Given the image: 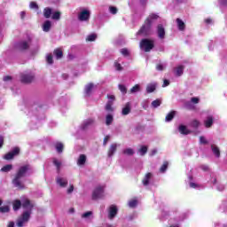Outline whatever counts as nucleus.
<instances>
[{"mask_svg":"<svg viewBox=\"0 0 227 227\" xmlns=\"http://www.w3.org/2000/svg\"><path fill=\"white\" fill-rule=\"evenodd\" d=\"M4 81L5 82H8V81H12V76H10V75L4 76Z\"/></svg>","mask_w":227,"mask_h":227,"instance_id":"69168bd1","label":"nucleus"},{"mask_svg":"<svg viewBox=\"0 0 227 227\" xmlns=\"http://www.w3.org/2000/svg\"><path fill=\"white\" fill-rule=\"evenodd\" d=\"M178 131L180 134H183V136H188V134H191V130H189L185 125H179Z\"/></svg>","mask_w":227,"mask_h":227,"instance_id":"f8f14e48","label":"nucleus"},{"mask_svg":"<svg viewBox=\"0 0 227 227\" xmlns=\"http://www.w3.org/2000/svg\"><path fill=\"white\" fill-rule=\"evenodd\" d=\"M200 143L201 145H208V141H207V138H205V137H200Z\"/></svg>","mask_w":227,"mask_h":227,"instance_id":"864d4df0","label":"nucleus"},{"mask_svg":"<svg viewBox=\"0 0 227 227\" xmlns=\"http://www.w3.org/2000/svg\"><path fill=\"white\" fill-rule=\"evenodd\" d=\"M72 192H74V184H71L67 189V194H72Z\"/></svg>","mask_w":227,"mask_h":227,"instance_id":"680f3d73","label":"nucleus"},{"mask_svg":"<svg viewBox=\"0 0 227 227\" xmlns=\"http://www.w3.org/2000/svg\"><path fill=\"white\" fill-rule=\"evenodd\" d=\"M51 15H52V9L51 7H46L43 9V17L45 19H51Z\"/></svg>","mask_w":227,"mask_h":227,"instance_id":"4be33fe9","label":"nucleus"},{"mask_svg":"<svg viewBox=\"0 0 227 227\" xmlns=\"http://www.w3.org/2000/svg\"><path fill=\"white\" fill-rule=\"evenodd\" d=\"M86 40H87V42H95V40H97V35L91 34L87 36Z\"/></svg>","mask_w":227,"mask_h":227,"instance_id":"a18cd8bd","label":"nucleus"},{"mask_svg":"<svg viewBox=\"0 0 227 227\" xmlns=\"http://www.w3.org/2000/svg\"><path fill=\"white\" fill-rule=\"evenodd\" d=\"M211 150L214 153V155H215V157L219 158L221 157V151L219 150V147L215 145H211Z\"/></svg>","mask_w":227,"mask_h":227,"instance_id":"aec40b11","label":"nucleus"},{"mask_svg":"<svg viewBox=\"0 0 227 227\" xmlns=\"http://www.w3.org/2000/svg\"><path fill=\"white\" fill-rule=\"evenodd\" d=\"M167 86H169V80L165 79L163 81L162 88H166Z\"/></svg>","mask_w":227,"mask_h":227,"instance_id":"052dcab7","label":"nucleus"},{"mask_svg":"<svg viewBox=\"0 0 227 227\" xmlns=\"http://www.w3.org/2000/svg\"><path fill=\"white\" fill-rule=\"evenodd\" d=\"M0 212L2 214H6V213L10 212V207H8V206L0 207Z\"/></svg>","mask_w":227,"mask_h":227,"instance_id":"de8ad7c7","label":"nucleus"},{"mask_svg":"<svg viewBox=\"0 0 227 227\" xmlns=\"http://www.w3.org/2000/svg\"><path fill=\"white\" fill-rule=\"evenodd\" d=\"M129 208H136V207H137V200L133 199V200H129Z\"/></svg>","mask_w":227,"mask_h":227,"instance_id":"ea45409f","label":"nucleus"},{"mask_svg":"<svg viewBox=\"0 0 227 227\" xmlns=\"http://www.w3.org/2000/svg\"><path fill=\"white\" fill-rule=\"evenodd\" d=\"M35 81V75L31 74H20V82L23 84H31Z\"/></svg>","mask_w":227,"mask_h":227,"instance_id":"0eeeda50","label":"nucleus"},{"mask_svg":"<svg viewBox=\"0 0 227 227\" xmlns=\"http://www.w3.org/2000/svg\"><path fill=\"white\" fill-rule=\"evenodd\" d=\"M107 98H109L108 101L113 102V104H114V100H116V97H114V95H107Z\"/></svg>","mask_w":227,"mask_h":227,"instance_id":"5fc2aeb1","label":"nucleus"},{"mask_svg":"<svg viewBox=\"0 0 227 227\" xmlns=\"http://www.w3.org/2000/svg\"><path fill=\"white\" fill-rule=\"evenodd\" d=\"M155 90H157V84H155V83L148 84L146 87L147 93H153V91H155Z\"/></svg>","mask_w":227,"mask_h":227,"instance_id":"393cba45","label":"nucleus"},{"mask_svg":"<svg viewBox=\"0 0 227 227\" xmlns=\"http://www.w3.org/2000/svg\"><path fill=\"white\" fill-rule=\"evenodd\" d=\"M110 137L109 136H106L103 141V145L104 146H106V145H107V141H109Z\"/></svg>","mask_w":227,"mask_h":227,"instance_id":"e2e57ef3","label":"nucleus"},{"mask_svg":"<svg viewBox=\"0 0 227 227\" xmlns=\"http://www.w3.org/2000/svg\"><path fill=\"white\" fill-rule=\"evenodd\" d=\"M122 153L124 155H134V149L132 148H127L122 151Z\"/></svg>","mask_w":227,"mask_h":227,"instance_id":"a19ab883","label":"nucleus"},{"mask_svg":"<svg viewBox=\"0 0 227 227\" xmlns=\"http://www.w3.org/2000/svg\"><path fill=\"white\" fill-rule=\"evenodd\" d=\"M109 10H110V13H112V15H116V13H118V8H116L114 6H110Z\"/></svg>","mask_w":227,"mask_h":227,"instance_id":"8fccbe9b","label":"nucleus"},{"mask_svg":"<svg viewBox=\"0 0 227 227\" xmlns=\"http://www.w3.org/2000/svg\"><path fill=\"white\" fill-rule=\"evenodd\" d=\"M119 90L121 92L122 95H126L127 93V87L123 84H119Z\"/></svg>","mask_w":227,"mask_h":227,"instance_id":"49530a36","label":"nucleus"},{"mask_svg":"<svg viewBox=\"0 0 227 227\" xmlns=\"http://www.w3.org/2000/svg\"><path fill=\"white\" fill-rule=\"evenodd\" d=\"M179 31H185V23L179 18L176 20Z\"/></svg>","mask_w":227,"mask_h":227,"instance_id":"f3484780","label":"nucleus"},{"mask_svg":"<svg viewBox=\"0 0 227 227\" xmlns=\"http://www.w3.org/2000/svg\"><path fill=\"white\" fill-rule=\"evenodd\" d=\"M190 187H192V189H196V187H198V184H196V183H190Z\"/></svg>","mask_w":227,"mask_h":227,"instance_id":"338daca9","label":"nucleus"},{"mask_svg":"<svg viewBox=\"0 0 227 227\" xmlns=\"http://www.w3.org/2000/svg\"><path fill=\"white\" fill-rule=\"evenodd\" d=\"M4 145V137L0 136V148H3Z\"/></svg>","mask_w":227,"mask_h":227,"instance_id":"bf43d9fd","label":"nucleus"},{"mask_svg":"<svg viewBox=\"0 0 227 227\" xmlns=\"http://www.w3.org/2000/svg\"><path fill=\"white\" fill-rule=\"evenodd\" d=\"M204 125L206 129H210L214 125V117L208 116L206 121H204Z\"/></svg>","mask_w":227,"mask_h":227,"instance_id":"2eb2a0df","label":"nucleus"},{"mask_svg":"<svg viewBox=\"0 0 227 227\" xmlns=\"http://www.w3.org/2000/svg\"><path fill=\"white\" fill-rule=\"evenodd\" d=\"M53 164H54V166H56L58 173H59V171L61 169V161H59V160H58V159L54 158Z\"/></svg>","mask_w":227,"mask_h":227,"instance_id":"c9c22d12","label":"nucleus"},{"mask_svg":"<svg viewBox=\"0 0 227 227\" xmlns=\"http://www.w3.org/2000/svg\"><path fill=\"white\" fill-rule=\"evenodd\" d=\"M175 114H176V112L171 111L169 112L167 116L165 117L166 121H173V118H175Z\"/></svg>","mask_w":227,"mask_h":227,"instance_id":"cd10ccee","label":"nucleus"},{"mask_svg":"<svg viewBox=\"0 0 227 227\" xmlns=\"http://www.w3.org/2000/svg\"><path fill=\"white\" fill-rule=\"evenodd\" d=\"M12 169H13V165L8 164V165L4 166L1 168V171H2V173H8L9 171H12Z\"/></svg>","mask_w":227,"mask_h":227,"instance_id":"c85d7f7f","label":"nucleus"},{"mask_svg":"<svg viewBox=\"0 0 227 227\" xmlns=\"http://www.w3.org/2000/svg\"><path fill=\"white\" fill-rule=\"evenodd\" d=\"M184 74V66H179L176 67V75L180 77Z\"/></svg>","mask_w":227,"mask_h":227,"instance_id":"7c9ffc66","label":"nucleus"},{"mask_svg":"<svg viewBox=\"0 0 227 227\" xmlns=\"http://www.w3.org/2000/svg\"><path fill=\"white\" fill-rule=\"evenodd\" d=\"M22 208H25L26 211H24L21 215V217L18 219V227L24 226V223H27V221L31 219V214H33V208H35V204L31 203V200H29V199H27L22 202Z\"/></svg>","mask_w":227,"mask_h":227,"instance_id":"f03ea898","label":"nucleus"},{"mask_svg":"<svg viewBox=\"0 0 227 227\" xmlns=\"http://www.w3.org/2000/svg\"><path fill=\"white\" fill-rule=\"evenodd\" d=\"M90 11L84 9L78 14V20H80V22H87V20H90Z\"/></svg>","mask_w":227,"mask_h":227,"instance_id":"1a4fd4ad","label":"nucleus"},{"mask_svg":"<svg viewBox=\"0 0 227 227\" xmlns=\"http://www.w3.org/2000/svg\"><path fill=\"white\" fill-rule=\"evenodd\" d=\"M87 157L85 154H81L77 160V165L78 166H84L86 164Z\"/></svg>","mask_w":227,"mask_h":227,"instance_id":"a211bd4d","label":"nucleus"},{"mask_svg":"<svg viewBox=\"0 0 227 227\" xmlns=\"http://www.w3.org/2000/svg\"><path fill=\"white\" fill-rule=\"evenodd\" d=\"M121 54H122V56H124L125 58H128V56H130V51H129V49L127 48H122L121 50Z\"/></svg>","mask_w":227,"mask_h":227,"instance_id":"37998d69","label":"nucleus"},{"mask_svg":"<svg viewBox=\"0 0 227 227\" xmlns=\"http://www.w3.org/2000/svg\"><path fill=\"white\" fill-rule=\"evenodd\" d=\"M191 102H192V104H200V98H192Z\"/></svg>","mask_w":227,"mask_h":227,"instance_id":"4d7b16f0","label":"nucleus"},{"mask_svg":"<svg viewBox=\"0 0 227 227\" xmlns=\"http://www.w3.org/2000/svg\"><path fill=\"white\" fill-rule=\"evenodd\" d=\"M29 6L32 10H38V4L36 2H31Z\"/></svg>","mask_w":227,"mask_h":227,"instance_id":"603ef678","label":"nucleus"},{"mask_svg":"<svg viewBox=\"0 0 227 227\" xmlns=\"http://www.w3.org/2000/svg\"><path fill=\"white\" fill-rule=\"evenodd\" d=\"M27 171H31V165L26 164L20 167L12 179V185H14V187L20 191L26 189V184H24V182H22V178L26 176Z\"/></svg>","mask_w":227,"mask_h":227,"instance_id":"f257e3e1","label":"nucleus"},{"mask_svg":"<svg viewBox=\"0 0 227 227\" xmlns=\"http://www.w3.org/2000/svg\"><path fill=\"white\" fill-rule=\"evenodd\" d=\"M161 104H162V101L158 98L152 102V106L154 107V109H157V107H159Z\"/></svg>","mask_w":227,"mask_h":227,"instance_id":"4c0bfd02","label":"nucleus"},{"mask_svg":"<svg viewBox=\"0 0 227 227\" xmlns=\"http://www.w3.org/2000/svg\"><path fill=\"white\" fill-rule=\"evenodd\" d=\"M29 42L20 41L15 44L14 49H16V51H19L20 52H25V51H29Z\"/></svg>","mask_w":227,"mask_h":227,"instance_id":"39448f33","label":"nucleus"},{"mask_svg":"<svg viewBox=\"0 0 227 227\" xmlns=\"http://www.w3.org/2000/svg\"><path fill=\"white\" fill-rule=\"evenodd\" d=\"M117 214H118V207H116V206H114V205L110 206L109 218L110 219H114V217H116Z\"/></svg>","mask_w":227,"mask_h":227,"instance_id":"9b49d317","label":"nucleus"},{"mask_svg":"<svg viewBox=\"0 0 227 227\" xmlns=\"http://www.w3.org/2000/svg\"><path fill=\"white\" fill-rule=\"evenodd\" d=\"M129 113H130V103H127L125 105V107L122 108L121 114L123 116H127V114H129Z\"/></svg>","mask_w":227,"mask_h":227,"instance_id":"b1692460","label":"nucleus"},{"mask_svg":"<svg viewBox=\"0 0 227 227\" xmlns=\"http://www.w3.org/2000/svg\"><path fill=\"white\" fill-rule=\"evenodd\" d=\"M168 166H169V162L164 161L162 166L160 168V172L166 173V170L168 169Z\"/></svg>","mask_w":227,"mask_h":227,"instance_id":"e433bc0d","label":"nucleus"},{"mask_svg":"<svg viewBox=\"0 0 227 227\" xmlns=\"http://www.w3.org/2000/svg\"><path fill=\"white\" fill-rule=\"evenodd\" d=\"M20 153V147H14L11 152L7 153L4 159L5 160H12L13 157H16V155H19Z\"/></svg>","mask_w":227,"mask_h":227,"instance_id":"6e6552de","label":"nucleus"},{"mask_svg":"<svg viewBox=\"0 0 227 227\" xmlns=\"http://www.w3.org/2000/svg\"><path fill=\"white\" fill-rule=\"evenodd\" d=\"M117 148H118V145L116 144H112L108 149L107 156L113 157Z\"/></svg>","mask_w":227,"mask_h":227,"instance_id":"ddd939ff","label":"nucleus"},{"mask_svg":"<svg viewBox=\"0 0 227 227\" xmlns=\"http://www.w3.org/2000/svg\"><path fill=\"white\" fill-rule=\"evenodd\" d=\"M152 173L148 172L147 174H145L144 179L142 180V184L143 185L146 186L150 184V180L152 179Z\"/></svg>","mask_w":227,"mask_h":227,"instance_id":"4468645a","label":"nucleus"},{"mask_svg":"<svg viewBox=\"0 0 227 227\" xmlns=\"http://www.w3.org/2000/svg\"><path fill=\"white\" fill-rule=\"evenodd\" d=\"M46 61L47 63H49V65H52L54 63V60L52 59V55L49 54L46 58Z\"/></svg>","mask_w":227,"mask_h":227,"instance_id":"3c124183","label":"nucleus"},{"mask_svg":"<svg viewBox=\"0 0 227 227\" xmlns=\"http://www.w3.org/2000/svg\"><path fill=\"white\" fill-rule=\"evenodd\" d=\"M51 26L52 24L51 23V20H46L43 25V31L49 33V31H51Z\"/></svg>","mask_w":227,"mask_h":227,"instance_id":"412c9836","label":"nucleus"},{"mask_svg":"<svg viewBox=\"0 0 227 227\" xmlns=\"http://www.w3.org/2000/svg\"><path fill=\"white\" fill-rule=\"evenodd\" d=\"M25 18H26V12H20V19H21L22 20H24Z\"/></svg>","mask_w":227,"mask_h":227,"instance_id":"774afa93","label":"nucleus"},{"mask_svg":"<svg viewBox=\"0 0 227 227\" xmlns=\"http://www.w3.org/2000/svg\"><path fill=\"white\" fill-rule=\"evenodd\" d=\"M95 123V120L93 119H88L87 121H84L83 127L86 129V127H90V125H93Z\"/></svg>","mask_w":227,"mask_h":227,"instance_id":"79ce46f5","label":"nucleus"},{"mask_svg":"<svg viewBox=\"0 0 227 227\" xmlns=\"http://www.w3.org/2000/svg\"><path fill=\"white\" fill-rule=\"evenodd\" d=\"M157 33H158V37L160 40H164V38H166V29H164V26H162V24L158 25Z\"/></svg>","mask_w":227,"mask_h":227,"instance_id":"9d476101","label":"nucleus"},{"mask_svg":"<svg viewBox=\"0 0 227 227\" xmlns=\"http://www.w3.org/2000/svg\"><path fill=\"white\" fill-rule=\"evenodd\" d=\"M114 67L117 72H121V70H123V67H121V64L118 63V61H114Z\"/></svg>","mask_w":227,"mask_h":227,"instance_id":"c03bdc74","label":"nucleus"},{"mask_svg":"<svg viewBox=\"0 0 227 227\" xmlns=\"http://www.w3.org/2000/svg\"><path fill=\"white\" fill-rule=\"evenodd\" d=\"M157 19H159V15L155 14V13H152L150 14L145 20H149L151 26H152V22L153 20H157Z\"/></svg>","mask_w":227,"mask_h":227,"instance_id":"c756f323","label":"nucleus"},{"mask_svg":"<svg viewBox=\"0 0 227 227\" xmlns=\"http://www.w3.org/2000/svg\"><path fill=\"white\" fill-rule=\"evenodd\" d=\"M140 155L143 157L145 155H146V153H148V146L146 145H142L140 147V149L138 150Z\"/></svg>","mask_w":227,"mask_h":227,"instance_id":"2f4dec72","label":"nucleus"},{"mask_svg":"<svg viewBox=\"0 0 227 227\" xmlns=\"http://www.w3.org/2000/svg\"><path fill=\"white\" fill-rule=\"evenodd\" d=\"M155 47V41L153 39L144 38L140 41V48L145 52H150Z\"/></svg>","mask_w":227,"mask_h":227,"instance_id":"7ed1b4c3","label":"nucleus"},{"mask_svg":"<svg viewBox=\"0 0 227 227\" xmlns=\"http://www.w3.org/2000/svg\"><path fill=\"white\" fill-rule=\"evenodd\" d=\"M57 184L60 187H67L68 185V181L63 177H57Z\"/></svg>","mask_w":227,"mask_h":227,"instance_id":"dca6fc26","label":"nucleus"},{"mask_svg":"<svg viewBox=\"0 0 227 227\" xmlns=\"http://www.w3.org/2000/svg\"><path fill=\"white\" fill-rule=\"evenodd\" d=\"M113 101H107L105 109L106 111H107L108 113H113L114 111V109L113 108Z\"/></svg>","mask_w":227,"mask_h":227,"instance_id":"bb28decb","label":"nucleus"},{"mask_svg":"<svg viewBox=\"0 0 227 227\" xmlns=\"http://www.w3.org/2000/svg\"><path fill=\"white\" fill-rule=\"evenodd\" d=\"M20 207H22V202L19 200H15L12 202V208L15 212H17V210H20Z\"/></svg>","mask_w":227,"mask_h":227,"instance_id":"6ab92c4d","label":"nucleus"},{"mask_svg":"<svg viewBox=\"0 0 227 227\" xmlns=\"http://www.w3.org/2000/svg\"><path fill=\"white\" fill-rule=\"evenodd\" d=\"M55 148H56L58 153H63V150H64V148H65V145H63V143L58 142V143L55 145Z\"/></svg>","mask_w":227,"mask_h":227,"instance_id":"a878e982","label":"nucleus"},{"mask_svg":"<svg viewBox=\"0 0 227 227\" xmlns=\"http://www.w3.org/2000/svg\"><path fill=\"white\" fill-rule=\"evenodd\" d=\"M51 19L53 20H59V19H61V12L59 11L55 12L52 16Z\"/></svg>","mask_w":227,"mask_h":227,"instance_id":"58836bf2","label":"nucleus"},{"mask_svg":"<svg viewBox=\"0 0 227 227\" xmlns=\"http://www.w3.org/2000/svg\"><path fill=\"white\" fill-rule=\"evenodd\" d=\"M93 83H89L85 87V94L90 96L91 94V91L93 90Z\"/></svg>","mask_w":227,"mask_h":227,"instance_id":"473e14b6","label":"nucleus"},{"mask_svg":"<svg viewBox=\"0 0 227 227\" xmlns=\"http://www.w3.org/2000/svg\"><path fill=\"white\" fill-rule=\"evenodd\" d=\"M93 213L91 211H88L86 213H84L83 215H82V217L86 218V217H90V215H91Z\"/></svg>","mask_w":227,"mask_h":227,"instance_id":"13d9d810","label":"nucleus"},{"mask_svg":"<svg viewBox=\"0 0 227 227\" xmlns=\"http://www.w3.org/2000/svg\"><path fill=\"white\" fill-rule=\"evenodd\" d=\"M114 121V118L112 114H107L106 117V125L109 126Z\"/></svg>","mask_w":227,"mask_h":227,"instance_id":"72a5a7b5","label":"nucleus"},{"mask_svg":"<svg viewBox=\"0 0 227 227\" xmlns=\"http://www.w3.org/2000/svg\"><path fill=\"white\" fill-rule=\"evenodd\" d=\"M138 91H141V87L139 86V84L134 85V86L129 90V93H137Z\"/></svg>","mask_w":227,"mask_h":227,"instance_id":"f704fd0d","label":"nucleus"},{"mask_svg":"<svg viewBox=\"0 0 227 227\" xmlns=\"http://www.w3.org/2000/svg\"><path fill=\"white\" fill-rule=\"evenodd\" d=\"M191 127H192L193 129H198V127H200V121L198 120H193L191 122Z\"/></svg>","mask_w":227,"mask_h":227,"instance_id":"09e8293b","label":"nucleus"},{"mask_svg":"<svg viewBox=\"0 0 227 227\" xmlns=\"http://www.w3.org/2000/svg\"><path fill=\"white\" fill-rule=\"evenodd\" d=\"M53 54L57 59H61V58H63V51L60 48L55 49Z\"/></svg>","mask_w":227,"mask_h":227,"instance_id":"5701e85b","label":"nucleus"},{"mask_svg":"<svg viewBox=\"0 0 227 227\" xmlns=\"http://www.w3.org/2000/svg\"><path fill=\"white\" fill-rule=\"evenodd\" d=\"M104 198V186H98L92 192V200H100Z\"/></svg>","mask_w":227,"mask_h":227,"instance_id":"423d86ee","label":"nucleus"},{"mask_svg":"<svg viewBox=\"0 0 227 227\" xmlns=\"http://www.w3.org/2000/svg\"><path fill=\"white\" fill-rule=\"evenodd\" d=\"M156 70L162 72V70H164V66L162 64H158L156 66Z\"/></svg>","mask_w":227,"mask_h":227,"instance_id":"6e6d98bb","label":"nucleus"},{"mask_svg":"<svg viewBox=\"0 0 227 227\" xmlns=\"http://www.w3.org/2000/svg\"><path fill=\"white\" fill-rule=\"evenodd\" d=\"M152 30V25L150 24V20H145V24L138 30L137 35H144L145 36H148L150 35V31Z\"/></svg>","mask_w":227,"mask_h":227,"instance_id":"20e7f679","label":"nucleus"},{"mask_svg":"<svg viewBox=\"0 0 227 227\" xmlns=\"http://www.w3.org/2000/svg\"><path fill=\"white\" fill-rule=\"evenodd\" d=\"M200 169H201L202 171H208V166H207V165H201V166H200Z\"/></svg>","mask_w":227,"mask_h":227,"instance_id":"0e129e2a","label":"nucleus"}]
</instances>
